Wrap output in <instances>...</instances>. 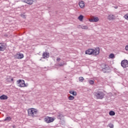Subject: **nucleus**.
<instances>
[{
    "instance_id": "6e6552de",
    "label": "nucleus",
    "mask_w": 128,
    "mask_h": 128,
    "mask_svg": "<svg viewBox=\"0 0 128 128\" xmlns=\"http://www.w3.org/2000/svg\"><path fill=\"white\" fill-rule=\"evenodd\" d=\"M6 48V46L4 43H0V52H4Z\"/></svg>"
},
{
    "instance_id": "7c9ffc66",
    "label": "nucleus",
    "mask_w": 128,
    "mask_h": 128,
    "mask_svg": "<svg viewBox=\"0 0 128 128\" xmlns=\"http://www.w3.org/2000/svg\"><path fill=\"white\" fill-rule=\"evenodd\" d=\"M57 62H60V58H58L56 59Z\"/></svg>"
},
{
    "instance_id": "dca6fc26",
    "label": "nucleus",
    "mask_w": 128,
    "mask_h": 128,
    "mask_svg": "<svg viewBox=\"0 0 128 128\" xmlns=\"http://www.w3.org/2000/svg\"><path fill=\"white\" fill-rule=\"evenodd\" d=\"M6 80H7V82H10V80H11V82H13L14 78H12V76H8Z\"/></svg>"
},
{
    "instance_id": "1a4fd4ad",
    "label": "nucleus",
    "mask_w": 128,
    "mask_h": 128,
    "mask_svg": "<svg viewBox=\"0 0 128 128\" xmlns=\"http://www.w3.org/2000/svg\"><path fill=\"white\" fill-rule=\"evenodd\" d=\"M116 18V16L112 14H110L108 16V20H114Z\"/></svg>"
},
{
    "instance_id": "aec40b11",
    "label": "nucleus",
    "mask_w": 128,
    "mask_h": 128,
    "mask_svg": "<svg viewBox=\"0 0 128 128\" xmlns=\"http://www.w3.org/2000/svg\"><path fill=\"white\" fill-rule=\"evenodd\" d=\"M70 94H72V96H76V92H74V91H70Z\"/></svg>"
},
{
    "instance_id": "f03ea898",
    "label": "nucleus",
    "mask_w": 128,
    "mask_h": 128,
    "mask_svg": "<svg viewBox=\"0 0 128 128\" xmlns=\"http://www.w3.org/2000/svg\"><path fill=\"white\" fill-rule=\"evenodd\" d=\"M18 84H19L20 88H26L28 86V84H26L24 83V80H17Z\"/></svg>"
},
{
    "instance_id": "4468645a",
    "label": "nucleus",
    "mask_w": 128,
    "mask_h": 128,
    "mask_svg": "<svg viewBox=\"0 0 128 128\" xmlns=\"http://www.w3.org/2000/svg\"><path fill=\"white\" fill-rule=\"evenodd\" d=\"M28 116H32V108L28 109Z\"/></svg>"
},
{
    "instance_id": "f257e3e1",
    "label": "nucleus",
    "mask_w": 128,
    "mask_h": 128,
    "mask_svg": "<svg viewBox=\"0 0 128 128\" xmlns=\"http://www.w3.org/2000/svg\"><path fill=\"white\" fill-rule=\"evenodd\" d=\"M94 96L98 100H102L104 96V93L102 91H98L94 92Z\"/></svg>"
},
{
    "instance_id": "6ab92c4d",
    "label": "nucleus",
    "mask_w": 128,
    "mask_h": 128,
    "mask_svg": "<svg viewBox=\"0 0 128 128\" xmlns=\"http://www.w3.org/2000/svg\"><path fill=\"white\" fill-rule=\"evenodd\" d=\"M4 120L5 122H10V120H12V118L10 117V116H8V117H6Z\"/></svg>"
},
{
    "instance_id": "c756f323",
    "label": "nucleus",
    "mask_w": 128,
    "mask_h": 128,
    "mask_svg": "<svg viewBox=\"0 0 128 128\" xmlns=\"http://www.w3.org/2000/svg\"><path fill=\"white\" fill-rule=\"evenodd\" d=\"M125 50H126L127 52H128V45H126L125 47Z\"/></svg>"
},
{
    "instance_id": "20e7f679",
    "label": "nucleus",
    "mask_w": 128,
    "mask_h": 128,
    "mask_svg": "<svg viewBox=\"0 0 128 128\" xmlns=\"http://www.w3.org/2000/svg\"><path fill=\"white\" fill-rule=\"evenodd\" d=\"M100 48L96 47L94 49H92V54L94 56H98L100 52Z\"/></svg>"
},
{
    "instance_id": "9d476101",
    "label": "nucleus",
    "mask_w": 128,
    "mask_h": 128,
    "mask_svg": "<svg viewBox=\"0 0 128 128\" xmlns=\"http://www.w3.org/2000/svg\"><path fill=\"white\" fill-rule=\"evenodd\" d=\"M38 110L35 108H32V116H38Z\"/></svg>"
},
{
    "instance_id": "cd10ccee",
    "label": "nucleus",
    "mask_w": 128,
    "mask_h": 128,
    "mask_svg": "<svg viewBox=\"0 0 128 128\" xmlns=\"http://www.w3.org/2000/svg\"><path fill=\"white\" fill-rule=\"evenodd\" d=\"M89 82L90 84H94V82L92 80H89Z\"/></svg>"
},
{
    "instance_id": "5701e85b",
    "label": "nucleus",
    "mask_w": 128,
    "mask_h": 128,
    "mask_svg": "<svg viewBox=\"0 0 128 128\" xmlns=\"http://www.w3.org/2000/svg\"><path fill=\"white\" fill-rule=\"evenodd\" d=\"M110 116H114L116 114V112L114 111H110L109 112Z\"/></svg>"
},
{
    "instance_id": "c85d7f7f",
    "label": "nucleus",
    "mask_w": 128,
    "mask_h": 128,
    "mask_svg": "<svg viewBox=\"0 0 128 128\" xmlns=\"http://www.w3.org/2000/svg\"><path fill=\"white\" fill-rule=\"evenodd\" d=\"M109 126L110 128H114V125L112 124H109Z\"/></svg>"
},
{
    "instance_id": "423d86ee",
    "label": "nucleus",
    "mask_w": 128,
    "mask_h": 128,
    "mask_svg": "<svg viewBox=\"0 0 128 128\" xmlns=\"http://www.w3.org/2000/svg\"><path fill=\"white\" fill-rule=\"evenodd\" d=\"M24 54H20V52L17 53L14 56L15 58H18V59H21V58H24Z\"/></svg>"
},
{
    "instance_id": "f3484780",
    "label": "nucleus",
    "mask_w": 128,
    "mask_h": 128,
    "mask_svg": "<svg viewBox=\"0 0 128 128\" xmlns=\"http://www.w3.org/2000/svg\"><path fill=\"white\" fill-rule=\"evenodd\" d=\"M24 2L28 4H32V0H25Z\"/></svg>"
},
{
    "instance_id": "4be33fe9",
    "label": "nucleus",
    "mask_w": 128,
    "mask_h": 128,
    "mask_svg": "<svg viewBox=\"0 0 128 128\" xmlns=\"http://www.w3.org/2000/svg\"><path fill=\"white\" fill-rule=\"evenodd\" d=\"M114 58V54H110L109 55L108 58Z\"/></svg>"
},
{
    "instance_id": "0eeeda50",
    "label": "nucleus",
    "mask_w": 128,
    "mask_h": 128,
    "mask_svg": "<svg viewBox=\"0 0 128 128\" xmlns=\"http://www.w3.org/2000/svg\"><path fill=\"white\" fill-rule=\"evenodd\" d=\"M100 19L98 17H93L92 18L89 19V22H97Z\"/></svg>"
},
{
    "instance_id": "412c9836",
    "label": "nucleus",
    "mask_w": 128,
    "mask_h": 128,
    "mask_svg": "<svg viewBox=\"0 0 128 128\" xmlns=\"http://www.w3.org/2000/svg\"><path fill=\"white\" fill-rule=\"evenodd\" d=\"M68 100H74V96H70L68 98Z\"/></svg>"
},
{
    "instance_id": "a211bd4d",
    "label": "nucleus",
    "mask_w": 128,
    "mask_h": 128,
    "mask_svg": "<svg viewBox=\"0 0 128 128\" xmlns=\"http://www.w3.org/2000/svg\"><path fill=\"white\" fill-rule=\"evenodd\" d=\"M78 20H80V22H82V20H84V16L82 14L80 15L78 17Z\"/></svg>"
},
{
    "instance_id": "f8f14e48",
    "label": "nucleus",
    "mask_w": 128,
    "mask_h": 128,
    "mask_svg": "<svg viewBox=\"0 0 128 128\" xmlns=\"http://www.w3.org/2000/svg\"><path fill=\"white\" fill-rule=\"evenodd\" d=\"M42 56L44 58H50V53L44 52L42 54Z\"/></svg>"
},
{
    "instance_id": "2f4dec72",
    "label": "nucleus",
    "mask_w": 128,
    "mask_h": 128,
    "mask_svg": "<svg viewBox=\"0 0 128 128\" xmlns=\"http://www.w3.org/2000/svg\"><path fill=\"white\" fill-rule=\"evenodd\" d=\"M64 66V64H59V66Z\"/></svg>"
},
{
    "instance_id": "2eb2a0df",
    "label": "nucleus",
    "mask_w": 128,
    "mask_h": 128,
    "mask_svg": "<svg viewBox=\"0 0 128 128\" xmlns=\"http://www.w3.org/2000/svg\"><path fill=\"white\" fill-rule=\"evenodd\" d=\"M8 96L6 95H4V94H3L0 96V100H8Z\"/></svg>"
},
{
    "instance_id": "a878e982",
    "label": "nucleus",
    "mask_w": 128,
    "mask_h": 128,
    "mask_svg": "<svg viewBox=\"0 0 128 128\" xmlns=\"http://www.w3.org/2000/svg\"><path fill=\"white\" fill-rule=\"evenodd\" d=\"M64 116L63 114H60L58 116V118L60 120H62V117Z\"/></svg>"
},
{
    "instance_id": "b1692460",
    "label": "nucleus",
    "mask_w": 128,
    "mask_h": 128,
    "mask_svg": "<svg viewBox=\"0 0 128 128\" xmlns=\"http://www.w3.org/2000/svg\"><path fill=\"white\" fill-rule=\"evenodd\" d=\"M84 78L83 77H80L79 78V82H84Z\"/></svg>"
},
{
    "instance_id": "473e14b6",
    "label": "nucleus",
    "mask_w": 128,
    "mask_h": 128,
    "mask_svg": "<svg viewBox=\"0 0 128 128\" xmlns=\"http://www.w3.org/2000/svg\"><path fill=\"white\" fill-rule=\"evenodd\" d=\"M114 8H116H116H118V6H114Z\"/></svg>"
},
{
    "instance_id": "39448f33",
    "label": "nucleus",
    "mask_w": 128,
    "mask_h": 128,
    "mask_svg": "<svg viewBox=\"0 0 128 128\" xmlns=\"http://www.w3.org/2000/svg\"><path fill=\"white\" fill-rule=\"evenodd\" d=\"M121 66L124 68H126L128 66V60H122L121 62Z\"/></svg>"
},
{
    "instance_id": "7ed1b4c3",
    "label": "nucleus",
    "mask_w": 128,
    "mask_h": 128,
    "mask_svg": "<svg viewBox=\"0 0 128 128\" xmlns=\"http://www.w3.org/2000/svg\"><path fill=\"white\" fill-rule=\"evenodd\" d=\"M44 120L46 124H50V122H52L54 120V118L48 116L44 118Z\"/></svg>"
},
{
    "instance_id": "393cba45",
    "label": "nucleus",
    "mask_w": 128,
    "mask_h": 128,
    "mask_svg": "<svg viewBox=\"0 0 128 128\" xmlns=\"http://www.w3.org/2000/svg\"><path fill=\"white\" fill-rule=\"evenodd\" d=\"M124 18H125V20H128V14H125L124 16Z\"/></svg>"
},
{
    "instance_id": "9b49d317",
    "label": "nucleus",
    "mask_w": 128,
    "mask_h": 128,
    "mask_svg": "<svg viewBox=\"0 0 128 128\" xmlns=\"http://www.w3.org/2000/svg\"><path fill=\"white\" fill-rule=\"evenodd\" d=\"M78 5L80 8H84V6H86V4L84 1H80L78 3Z\"/></svg>"
},
{
    "instance_id": "ddd939ff",
    "label": "nucleus",
    "mask_w": 128,
    "mask_h": 128,
    "mask_svg": "<svg viewBox=\"0 0 128 128\" xmlns=\"http://www.w3.org/2000/svg\"><path fill=\"white\" fill-rule=\"evenodd\" d=\"M86 54H92V48L88 49L85 52Z\"/></svg>"
},
{
    "instance_id": "bb28decb",
    "label": "nucleus",
    "mask_w": 128,
    "mask_h": 128,
    "mask_svg": "<svg viewBox=\"0 0 128 128\" xmlns=\"http://www.w3.org/2000/svg\"><path fill=\"white\" fill-rule=\"evenodd\" d=\"M82 30H88V26H82Z\"/></svg>"
}]
</instances>
